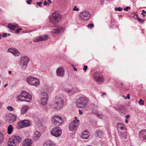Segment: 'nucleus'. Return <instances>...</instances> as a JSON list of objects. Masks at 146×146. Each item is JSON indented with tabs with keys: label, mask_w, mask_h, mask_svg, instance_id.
<instances>
[{
	"label": "nucleus",
	"mask_w": 146,
	"mask_h": 146,
	"mask_svg": "<svg viewBox=\"0 0 146 146\" xmlns=\"http://www.w3.org/2000/svg\"><path fill=\"white\" fill-rule=\"evenodd\" d=\"M32 143V140L27 138L24 141L23 144L24 146H31Z\"/></svg>",
	"instance_id": "a211bd4d"
},
{
	"label": "nucleus",
	"mask_w": 146,
	"mask_h": 146,
	"mask_svg": "<svg viewBox=\"0 0 146 146\" xmlns=\"http://www.w3.org/2000/svg\"><path fill=\"white\" fill-rule=\"evenodd\" d=\"M64 31V29L61 27L58 26V27L54 29L52 32L55 33H60Z\"/></svg>",
	"instance_id": "5701e85b"
},
{
	"label": "nucleus",
	"mask_w": 146,
	"mask_h": 146,
	"mask_svg": "<svg viewBox=\"0 0 146 146\" xmlns=\"http://www.w3.org/2000/svg\"><path fill=\"white\" fill-rule=\"evenodd\" d=\"M125 108V107L123 105H120L117 106L116 109L118 110H124Z\"/></svg>",
	"instance_id": "c756f323"
},
{
	"label": "nucleus",
	"mask_w": 146,
	"mask_h": 146,
	"mask_svg": "<svg viewBox=\"0 0 146 146\" xmlns=\"http://www.w3.org/2000/svg\"><path fill=\"white\" fill-rule=\"evenodd\" d=\"M41 135V133L40 132L38 131H35L33 134V139L35 141L38 140L39 139Z\"/></svg>",
	"instance_id": "6ab92c4d"
},
{
	"label": "nucleus",
	"mask_w": 146,
	"mask_h": 146,
	"mask_svg": "<svg viewBox=\"0 0 146 146\" xmlns=\"http://www.w3.org/2000/svg\"><path fill=\"white\" fill-rule=\"evenodd\" d=\"M142 12L141 13V15H143V13L146 14V11H145L144 10H142Z\"/></svg>",
	"instance_id": "864d4df0"
},
{
	"label": "nucleus",
	"mask_w": 146,
	"mask_h": 146,
	"mask_svg": "<svg viewBox=\"0 0 146 146\" xmlns=\"http://www.w3.org/2000/svg\"><path fill=\"white\" fill-rule=\"evenodd\" d=\"M48 3H47L46 2V1H45L44 3V6H46L47 4Z\"/></svg>",
	"instance_id": "6e6d98bb"
},
{
	"label": "nucleus",
	"mask_w": 146,
	"mask_h": 146,
	"mask_svg": "<svg viewBox=\"0 0 146 146\" xmlns=\"http://www.w3.org/2000/svg\"><path fill=\"white\" fill-rule=\"evenodd\" d=\"M7 36V33H3L2 34V36L3 37H5Z\"/></svg>",
	"instance_id": "37998d69"
},
{
	"label": "nucleus",
	"mask_w": 146,
	"mask_h": 146,
	"mask_svg": "<svg viewBox=\"0 0 146 146\" xmlns=\"http://www.w3.org/2000/svg\"><path fill=\"white\" fill-rule=\"evenodd\" d=\"M95 114L96 116L99 118L101 119L102 118L103 115L101 113L97 112Z\"/></svg>",
	"instance_id": "7c9ffc66"
},
{
	"label": "nucleus",
	"mask_w": 146,
	"mask_h": 146,
	"mask_svg": "<svg viewBox=\"0 0 146 146\" xmlns=\"http://www.w3.org/2000/svg\"><path fill=\"white\" fill-rule=\"evenodd\" d=\"M44 146H55V145L52 141H49L44 143Z\"/></svg>",
	"instance_id": "bb28decb"
},
{
	"label": "nucleus",
	"mask_w": 146,
	"mask_h": 146,
	"mask_svg": "<svg viewBox=\"0 0 146 146\" xmlns=\"http://www.w3.org/2000/svg\"><path fill=\"white\" fill-rule=\"evenodd\" d=\"M130 98V96H129V94H127V97H126V98H125V99H129Z\"/></svg>",
	"instance_id": "49530a36"
},
{
	"label": "nucleus",
	"mask_w": 146,
	"mask_h": 146,
	"mask_svg": "<svg viewBox=\"0 0 146 146\" xmlns=\"http://www.w3.org/2000/svg\"><path fill=\"white\" fill-rule=\"evenodd\" d=\"M7 85L8 84H6L4 85V87L5 88L7 86Z\"/></svg>",
	"instance_id": "680f3d73"
},
{
	"label": "nucleus",
	"mask_w": 146,
	"mask_h": 146,
	"mask_svg": "<svg viewBox=\"0 0 146 146\" xmlns=\"http://www.w3.org/2000/svg\"><path fill=\"white\" fill-rule=\"evenodd\" d=\"M143 15V17H144L145 16V14H143V15Z\"/></svg>",
	"instance_id": "338daca9"
},
{
	"label": "nucleus",
	"mask_w": 146,
	"mask_h": 146,
	"mask_svg": "<svg viewBox=\"0 0 146 146\" xmlns=\"http://www.w3.org/2000/svg\"><path fill=\"white\" fill-rule=\"evenodd\" d=\"M88 69V66L86 65H85L84 66V67L83 68V70L84 71H86L87 69Z\"/></svg>",
	"instance_id": "a19ab883"
},
{
	"label": "nucleus",
	"mask_w": 146,
	"mask_h": 146,
	"mask_svg": "<svg viewBox=\"0 0 146 146\" xmlns=\"http://www.w3.org/2000/svg\"><path fill=\"white\" fill-rule=\"evenodd\" d=\"M14 29L15 28H18L19 27V25L17 24H15L13 25Z\"/></svg>",
	"instance_id": "de8ad7c7"
},
{
	"label": "nucleus",
	"mask_w": 146,
	"mask_h": 146,
	"mask_svg": "<svg viewBox=\"0 0 146 146\" xmlns=\"http://www.w3.org/2000/svg\"><path fill=\"white\" fill-rule=\"evenodd\" d=\"M13 130V127L12 125H9L8 127L7 133L9 134H11Z\"/></svg>",
	"instance_id": "c85d7f7f"
},
{
	"label": "nucleus",
	"mask_w": 146,
	"mask_h": 146,
	"mask_svg": "<svg viewBox=\"0 0 146 146\" xmlns=\"http://www.w3.org/2000/svg\"><path fill=\"white\" fill-rule=\"evenodd\" d=\"M28 83L30 85L38 86L39 84V80L36 78L33 77H29L27 78Z\"/></svg>",
	"instance_id": "0eeeda50"
},
{
	"label": "nucleus",
	"mask_w": 146,
	"mask_h": 146,
	"mask_svg": "<svg viewBox=\"0 0 146 146\" xmlns=\"http://www.w3.org/2000/svg\"><path fill=\"white\" fill-rule=\"evenodd\" d=\"M75 120L76 121V122H78V123L79 122V120L77 119V117H75Z\"/></svg>",
	"instance_id": "8fccbe9b"
},
{
	"label": "nucleus",
	"mask_w": 146,
	"mask_h": 146,
	"mask_svg": "<svg viewBox=\"0 0 146 146\" xmlns=\"http://www.w3.org/2000/svg\"><path fill=\"white\" fill-rule=\"evenodd\" d=\"M73 10L74 11H78L79 10V9L76 6H74V8L73 9Z\"/></svg>",
	"instance_id": "4c0bfd02"
},
{
	"label": "nucleus",
	"mask_w": 146,
	"mask_h": 146,
	"mask_svg": "<svg viewBox=\"0 0 146 146\" xmlns=\"http://www.w3.org/2000/svg\"><path fill=\"white\" fill-rule=\"evenodd\" d=\"M87 98L84 96H80L79 97L76 102V106L79 108H83L86 107L88 104Z\"/></svg>",
	"instance_id": "f03ea898"
},
{
	"label": "nucleus",
	"mask_w": 146,
	"mask_h": 146,
	"mask_svg": "<svg viewBox=\"0 0 146 146\" xmlns=\"http://www.w3.org/2000/svg\"><path fill=\"white\" fill-rule=\"evenodd\" d=\"M74 71H76L77 70V69L76 68H74Z\"/></svg>",
	"instance_id": "0e129e2a"
},
{
	"label": "nucleus",
	"mask_w": 146,
	"mask_h": 146,
	"mask_svg": "<svg viewBox=\"0 0 146 146\" xmlns=\"http://www.w3.org/2000/svg\"><path fill=\"white\" fill-rule=\"evenodd\" d=\"M100 2L101 3V4L102 5L104 3V0H101L100 1Z\"/></svg>",
	"instance_id": "13d9d810"
},
{
	"label": "nucleus",
	"mask_w": 146,
	"mask_h": 146,
	"mask_svg": "<svg viewBox=\"0 0 146 146\" xmlns=\"http://www.w3.org/2000/svg\"><path fill=\"white\" fill-rule=\"evenodd\" d=\"M17 144L12 138H10L8 142V146H16Z\"/></svg>",
	"instance_id": "aec40b11"
},
{
	"label": "nucleus",
	"mask_w": 146,
	"mask_h": 146,
	"mask_svg": "<svg viewBox=\"0 0 146 146\" xmlns=\"http://www.w3.org/2000/svg\"><path fill=\"white\" fill-rule=\"evenodd\" d=\"M40 97L41 104L45 105L47 104L48 99V94L46 92H42L41 94Z\"/></svg>",
	"instance_id": "6e6552de"
},
{
	"label": "nucleus",
	"mask_w": 146,
	"mask_h": 146,
	"mask_svg": "<svg viewBox=\"0 0 146 146\" xmlns=\"http://www.w3.org/2000/svg\"><path fill=\"white\" fill-rule=\"evenodd\" d=\"M1 136H2V137H3V136H3V133H2V132H0V137Z\"/></svg>",
	"instance_id": "4d7b16f0"
},
{
	"label": "nucleus",
	"mask_w": 146,
	"mask_h": 146,
	"mask_svg": "<svg viewBox=\"0 0 146 146\" xmlns=\"http://www.w3.org/2000/svg\"><path fill=\"white\" fill-rule=\"evenodd\" d=\"M48 37V35H46L44 36H41L36 37L34 39V42H37L40 41H44L47 39Z\"/></svg>",
	"instance_id": "ddd939ff"
},
{
	"label": "nucleus",
	"mask_w": 146,
	"mask_h": 146,
	"mask_svg": "<svg viewBox=\"0 0 146 146\" xmlns=\"http://www.w3.org/2000/svg\"><path fill=\"white\" fill-rule=\"evenodd\" d=\"M32 1L31 0H28L27 1V3L28 4H31V2H32Z\"/></svg>",
	"instance_id": "a18cd8bd"
},
{
	"label": "nucleus",
	"mask_w": 146,
	"mask_h": 146,
	"mask_svg": "<svg viewBox=\"0 0 146 146\" xmlns=\"http://www.w3.org/2000/svg\"><path fill=\"white\" fill-rule=\"evenodd\" d=\"M138 20L141 23H143L144 22V21L143 20H142L140 18H138Z\"/></svg>",
	"instance_id": "ea45409f"
},
{
	"label": "nucleus",
	"mask_w": 146,
	"mask_h": 146,
	"mask_svg": "<svg viewBox=\"0 0 146 146\" xmlns=\"http://www.w3.org/2000/svg\"><path fill=\"white\" fill-rule=\"evenodd\" d=\"M7 109L10 111H13V108L11 106H8L7 107Z\"/></svg>",
	"instance_id": "f704fd0d"
},
{
	"label": "nucleus",
	"mask_w": 146,
	"mask_h": 146,
	"mask_svg": "<svg viewBox=\"0 0 146 146\" xmlns=\"http://www.w3.org/2000/svg\"><path fill=\"white\" fill-rule=\"evenodd\" d=\"M22 30V28H18L16 30L15 33H19L20 32V31Z\"/></svg>",
	"instance_id": "c9c22d12"
},
{
	"label": "nucleus",
	"mask_w": 146,
	"mask_h": 146,
	"mask_svg": "<svg viewBox=\"0 0 146 146\" xmlns=\"http://www.w3.org/2000/svg\"><path fill=\"white\" fill-rule=\"evenodd\" d=\"M90 15L89 13L87 11H84L80 14V19L83 21H87L90 18Z\"/></svg>",
	"instance_id": "9b49d317"
},
{
	"label": "nucleus",
	"mask_w": 146,
	"mask_h": 146,
	"mask_svg": "<svg viewBox=\"0 0 146 146\" xmlns=\"http://www.w3.org/2000/svg\"><path fill=\"white\" fill-rule=\"evenodd\" d=\"M130 117V115H127L125 116V117L127 119L129 118Z\"/></svg>",
	"instance_id": "603ef678"
},
{
	"label": "nucleus",
	"mask_w": 146,
	"mask_h": 146,
	"mask_svg": "<svg viewBox=\"0 0 146 146\" xmlns=\"http://www.w3.org/2000/svg\"><path fill=\"white\" fill-rule=\"evenodd\" d=\"M9 120L10 121V122L13 123L16 121V117L13 114H10L9 116Z\"/></svg>",
	"instance_id": "b1692460"
},
{
	"label": "nucleus",
	"mask_w": 146,
	"mask_h": 146,
	"mask_svg": "<svg viewBox=\"0 0 146 146\" xmlns=\"http://www.w3.org/2000/svg\"><path fill=\"white\" fill-rule=\"evenodd\" d=\"M139 104L140 105H143L144 104V101L141 99L139 102Z\"/></svg>",
	"instance_id": "72a5a7b5"
},
{
	"label": "nucleus",
	"mask_w": 146,
	"mask_h": 146,
	"mask_svg": "<svg viewBox=\"0 0 146 146\" xmlns=\"http://www.w3.org/2000/svg\"><path fill=\"white\" fill-rule=\"evenodd\" d=\"M13 139L15 141L17 145L21 142L22 140L21 138L19 136L15 135L12 137Z\"/></svg>",
	"instance_id": "412c9836"
},
{
	"label": "nucleus",
	"mask_w": 146,
	"mask_h": 146,
	"mask_svg": "<svg viewBox=\"0 0 146 146\" xmlns=\"http://www.w3.org/2000/svg\"><path fill=\"white\" fill-rule=\"evenodd\" d=\"M52 17H50V22L53 24L58 23L59 20L62 17V16L56 12L52 14Z\"/></svg>",
	"instance_id": "20e7f679"
},
{
	"label": "nucleus",
	"mask_w": 146,
	"mask_h": 146,
	"mask_svg": "<svg viewBox=\"0 0 146 146\" xmlns=\"http://www.w3.org/2000/svg\"><path fill=\"white\" fill-rule=\"evenodd\" d=\"M129 9H130V7L129 6H127L124 9V10L125 11H127Z\"/></svg>",
	"instance_id": "79ce46f5"
},
{
	"label": "nucleus",
	"mask_w": 146,
	"mask_h": 146,
	"mask_svg": "<svg viewBox=\"0 0 146 146\" xmlns=\"http://www.w3.org/2000/svg\"><path fill=\"white\" fill-rule=\"evenodd\" d=\"M79 125V123L76 122L75 120L70 122L69 125V128L70 130L74 131L76 130Z\"/></svg>",
	"instance_id": "f8f14e48"
},
{
	"label": "nucleus",
	"mask_w": 146,
	"mask_h": 146,
	"mask_svg": "<svg viewBox=\"0 0 146 146\" xmlns=\"http://www.w3.org/2000/svg\"><path fill=\"white\" fill-rule=\"evenodd\" d=\"M52 121L54 124L60 125L62 123L63 119L61 117L56 115L53 117Z\"/></svg>",
	"instance_id": "1a4fd4ad"
},
{
	"label": "nucleus",
	"mask_w": 146,
	"mask_h": 146,
	"mask_svg": "<svg viewBox=\"0 0 146 146\" xmlns=\"http://www.w3.org/2000/svg\"><path fill=\"white\" fill-rule=\"evenodd\" d=\"M134 17L135 19H137L138 18V16L137 15H134Z\"/></svg>",
	"instance_id": "5fc2aeb1"
},
{
	"label": "nucleus",
	"mask_w": 146,
	"mask_h": 146,
	"mask_svg": "<svg viewBox=\"0 0 146 146\" xmlns=\"http://www.w3.org/2000/svg\"><path fill=\"white\" fill-rule=\"evenodd\" d=\"M102 132L100 130H98L96 131L95 135L99 137H102L103 135Z\"/></svg>",
	"instance_id": "cd10ccee"
},
{
	"label": "nucleus",
	"mask_w": 146,
	"mask_h": 146,
	"mask_svg": "<svg viewBox=\"0 0 146 146\" xmlns=\"http://www.w3.org/2000/svg\"><path fill=\"white\" fill-rule=\"evenodd\" d=\"M49 3H52V1H51V0H48L47 3L48 4Z\"/></svg>",
	"instance_id": "bf43d9fd"
},
{
	"label": "nucleus",
	"mask_w": 146,
	"mask_h": 146,
	"mask_svg": "<svg viewBox=\"0 0 146 146\" xmlns=\"http://www.w3.org/2000/svg\"><path fill=\"white\" fill-rule=\"evenodd\" d=\"M7 27L11 29L12 30H14V29L13 25L9 24L8 25Z\"/></svg>",
	"instance_id": "2f4dec72"
},
{
	"label": "nucleus",
	"mask_w": 146,
	"mask_h": 146,
	"mask_svg": "<svg viewBox=\"0 0 146 146\" xmlns=\"http://www.w3.org/2000/svg\"><path fill=\"white\" fill-rule=\"evenodd\" d=\"M64 69L62 67L58 68L56 71L57 75L59 77H62L64 73Z\"/></svg>",
	"instance_id": "2eb2a0df"
},
{
	"label": "nucleus",
	"mask_w": 146,
	"mask_h": 146,
	"mask_svg": "<svg viewBox=\"0 0 146 146\" xmlns=\"http://www.w3.org/2000/svg\"><path fill=\"white\" fill-rule=\"evenodd\" d=\"M117 128L120 137L121 138L127 139V134L125 125L121 122H119L117 124Z\"/></svg>",
	"instance_id": "f257e3e1"
},
{
	"label": "nucleus",
	"mask_w": 146,
	"mask_h": 146,
	"mask_svg": "<svg viewBox=\"0 0 146 146\" xmlns=\"http://www.w3.org/2000/svg\"><path fill=\"white\" fill-rule=\"evenodd\" d=\"M105 94H106L105 93H103V94H102V96H103Z\"/></svg>",
	"instance_id": "69168bd1"
},
{
	"label": "nucleus",
	"mask_w": 146,
	"mask_h": 146,
	"mask_svg": "<svg viewBox=\"0 0 146 146\" xmlns=\"http://www.w3.org/2000/svg\"><path fill=\"white\" fill-rule=\"evenodd\" d=\"M3 137L4 136L2 137V136L0 137V143L2 142L3 141Z\"/></svg>",
	"instance_id": "c03bdc74"
},
{
	"label": "nucleus",
	"mask_w": 146,
	"mask_h": 146,
	"mask_svg": "<svg viewBox=\"0 0 146 146\" xmlns=\"http://www.w3.org/2000/svg\"><path fill=\"white\" fill-rule=\"evenodd\" d=\"M66 92L68 93L72 92V90H69V89L67 90H66Z\"/></svg>",
	"instance_id": "09e8293b"
},
{
	"label": "nucleus",
	"mask_w": 146,
	"mask_h": 146,
	"mask_svg": "<svg viewBox=\"0 0 146 146\" xmlns=\"http://www.w3.org/2000/svg\"><path fill=\"white\" fill-rule=\"evenodd\" d=\"M12 50L11 48H9L8 49V51L9 52L11 53L15 56H17L19 55L20 53L17 50H15L13 51H11Z\"/></svg>",
	"instance_id": "a878e982"
},
{
	"label": "nucleus",
	"mask_w": 146,
	"mask_h": 146,
	"mask_svg": "<svg viewBox=\"0 0 146 146\" xmlns=\"http://www.w3.org/2000/svg\"><path fill=\"white\" fill-rule=\"evenodd\" d=\"M94 78L98 82H103L102 77L99 76L98 72H96L95 73L94 76Z\"/></svg>",
	"instance_id": "f3484780"
},
{
	"label": "nucleus",
	"mask_w": 146,
	"mask_h": 146,
	"mask_svg": "<svg viewBox=\"0 0 146 146\" xmlns=\"http://www.w3.org/2000/svg\"><path fill=\"white\" fill-rule=\"evenodd\" d=\"M116 11H121L123 9L122 8L120 7H119L117 8H115L114 9Z\"/></svg>",
	"instance_id": "473e14b6"
},
{
	"label": "nucleus",
	"mask_w": 146,
	"mask_h": 146,
	"mask_svg": "<svg viewBox=\"0 0 146 146\" xmlns=\"http://www.w3.org/2000/svg\"><path fill=\"white\" fill-rule=\"evenodd\" d=\"M79 113L80 115H82L83 114L82 111L80 110H79Z\"/></svg>",
	"instance_id": "3c124183"
},
{
	"label": "nucleus",
	"mask_w": 146,
	"mask_h": 146,
	"mask_svg": "<svg viewBox=\"0 0 146 146\" xmlns=\"http://www.w3.org/2000/svg\"><path fill=\"white\" fill-rule=\"evenodd\" d=\"M1 107V103H0V108Z\"/></svg>",
	"instance_id": "774afa93"
},
{
	"label": "nucleus",
	"mask_w": 146,
	"mask_h": 146,
	"mask_svg": "<svg viewBox=\"0 0 146 146\" xmlns=\"http://www.w3.org/2000/svg\"><path fill=\"white\" fill-rule=\"evenodd\" d=\"M90 135H89V132L87 130H85L81 135V137L82 139H87L89 137Z\"/></svg>",
	"instance_id": "4be33fe9"
},
{
	"label": "nucleus",
	"mask_w": 146,
	"mask_h": 146,
	"mask_svg": "<svg viewBox=\"0 0 146 146\" xmlns=\"http://www.w3.org/2000/svg\"><path fill=\"white\" fill-rule=\"evenodd\" d=\"M94 26V24L91 23V24H88V25L87 27L88 28H89L90 29H91L92 28V27Z\"/></svg>",
	"instance_id": "e433bc0d"
},
{
	"label": "nucleus",
	"mask_w": 146,
	"mask_h": 146,
	"mask_svg": "<svg viewBox=\"0 0 146 146\" xmlns=\"http://www.w3.org/2000/svg\"><path fill=\"white\" fill-rule=\"evenodd\" d=\"M18 100L20 101L29 102L32 99V96L28 93L22 92L18 97Z\"/></svg>",
	"instance_id": "7ed1b4c3"
},
{
	"label": "nucleus",
	"mask_w": 146,
	"mask_h": 146,
	"mask_svg": "<svg viewBox=\"0 0 146 146\" xmlns=\"http://www.w3.org/2000/svg\"><path fill=\"white\" fill-rule=\"evenodd\" d=\"M139 137L143 140H146V129L140 131L139 133Z\"/></svg>",
	"instance_id": "dca6fc26"
},
{
	"label": "nucleus",
	"mask_w": 146,
	"mask_h": 146,
	"mask_svg": "<svg viewBox=\"0 0 146 146\" xmlns=\"http://www.w3.org/2000/svg\"><path fill=\"white\" fill-rule=\"evenodd\" d=\"M20 127H26L29 126L30 124V121L28 120H24L18 123Z\"/></svg>",
	"instance_id": "4468645a"
},
{
	"label": "nucleus",
	"mask_w": 146,
	"mask_h": 146,
	"mask_svg": "<svg viewBox=\"0 0 146 146\" xmlns=\"http://www.w3.org/2000/svg\"><path fill=\"white\" fill-rule=\"evenodd\" d=\"M64 104L63 99L61 98H58L56 102L53 105V108L56 109H60L62 107Z\"/></svg>",
	"instance_id": "423d86ee"
},
{
	"label": "nucleus",
	"mask_w": 146,
	"mask_h": 146,
	"mask_svg": "<svg viewBox=\"0 0 146 146\" xmlns=\"http://www.w3.org/2000/svg\"><path fill=\"white\" fill-rule=\"evenodd\" d=\"M125 122L126 123H128V121L127 119H125Z\"/></svg>",
	"instance_id": "052dcab7"
},
{
	"label": "nucleus",
	"mask_w": 146,
	"mask_h": 146,
	"mask_svg": "<svg viewBox=\"0 0 146 146\" xmlns=\"http://www.w3.org/2000/svg\"><path fill=\"white\" fill-rule=\"evenodd\" d=\"M50 133L51 135L55 137H58L62 133L61 129L59 127H55L51 131Z\"/></svg>",
	"instance_id": "9d476101"
},
{
	"label": "nucleus",
	"mask_w": 146,
	"mask_h": 146,
	"mask_svg": "<svg viewBox=\"0 0 146 146\" xmlns=\"http://www.w3.org/2000/svg\"><path fill=\"white\" fill-rule=\"evenodd\" d=\"M8 73H9V74H10L11 73V71H8Z\"/></svg>",
	"instance_id": "e2e57ef3"
},
{
	"label": "nucleus",
	"mask_w": 146,
	"mask_h": 146,
	"mask_svg": "<svg viewBox=\"0 0 146 146\" xmlns=\"http://www.w3.org/2000/svg\"><path fill=\"white\" fill-rule=\"evenodd\" d=\"M29 107L28 106L25 105L23 106L21 110V113L24 114L27 111Z\"/></svg>",
	"instance_id": "393cba45"
},
{
	"label": "nucleus",
	"mask_w": 146,
	"mask_h": 146,
	"mask_svg": "<svg viewBox=\"0 0 146 146\" xmlns=\"http://www.w3.org/2000/svg\"><path fill=\"white\" fill-rule=\"evenodd\" d=\"M29 60V58L27 56L21 58L19 64L22 69L25 70L26 68L28 63Z\"/></svg>",
	"instance_id": "39448f33"
},
{
	"label": "nucleus",
	"mask_w": 146,
	"mask_h": 146,
	"mask_svg": "<svg viewBox=\"0 0 146 146\" xmlns=\"http://www.w3.org/2000/svg\"><path fill=\"white\" fill-rule=\"evenodd\" d=\"M42 3V2L41 1L39 2H36V4H37L40 7H41V5Z\"/></svg>",
	"instance_id": "58836bf2"
}]
</instances>
